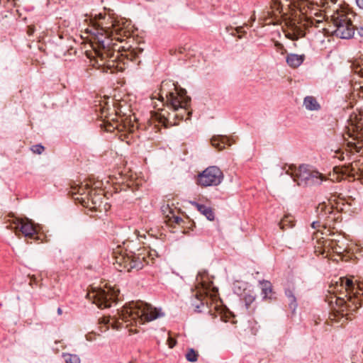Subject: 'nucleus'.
I'll return each instance as SVG.
<instances>
[{"instance_id":"nucleus-41","label":"nucleus","mask_w":363,"mask_h":363,"mask_svg":"<svg viewBox=\"0 0 363 363\" xmlns=\"http://www.w3.org/2000/svg\"><path fill=\"white\" fill-rule=\"evenodd\" d=\"M129 331L131 332V333H137L138 332L136 329L133 330L132 328H130Z\"/></svg>"},{"instance_id":"nucleus-31","label":"nucleus","mask_w":363,"mask_h":363,"mask_svg":"<svg viewBox=\"0 0 363 363\" xmlns=\"http://www.w3.org/2000/svg\"><path fill=\"white\" fill-rule=\"evenodd\" d=\"M286 295L288 296L290 301V307L291 308L295 309L296 306L295 297L294 296L291 291H287Z\"/></svg>"},{"instance_id":"nucleus-45","label":"nucleus","mask_w":363,"mask_h":363,"mask_svg":"<svg viewBox=\"0 0 363 363\" xmlns=\"http://www.w3.org/2000/svg\"><path fill=\"white\" fill-rule=\"evenodd\" d=\"M359 72H361V75L363 76V68H362Z\"/></svg>"},{"instance_id":"nucleus-38","label":"nucleus","mask_w":363,"mask_h":363,"mask_svg":"<svg viewBox=\"0 0 363 363\" xmlns=\"http://www.w3.org/2000/svg\"><path fill=\"white\" fill-rule=\"evenodd\" d=\"M170 120L176 121L177 123H179L178 118H174L173 115H170Z\"/></svg>"},{"instance_id":"nucleus-39","label":"nucleus","mask_w":363,"mask_h":363,"mask_svg":"<svg viewBox=\"0 0 363 363\" xmlns=\"http://www.w3.org/2000/svg\"><path fill=\"white\" fill-rule=\"evenodd\" d=\"M57 313H58V315H61L62 313V311L60 308H57Z\"/></svg>"},{"instance_id":"nucleus-15","label":"nucleus","mask_w":363,"mask_h":363,"mask_svg":"<svg viewBox=\"0 0 363 363\" xmlns=\"http://www.w3.org/2000/svg\"><path fill=\"white\" fill-rule=\"evenodd\" d=\"M204 275L199 273L196 279V292L195 298L200 301V304L193 303L192 305L196 308V311H201V308L204 306V301L206 299L211 287V283L206 282L203 279Z\"/></svg>"},{"instance_id":"nucleus-33","label":"nucleus","mask_w":363,"mask_h":363,"mask_svg":"<svg viewBox=\"0 0 363 363\" xmlns=\"http://www.w3.org/2000/svg\"><path fill=\"white\" fill-rule=\"evenodd\" d=\"M167 342H168V345H169V348H173L176 345V343H177V341L172 337H168Z\"/></svg>"},{"instance_id":"nucleus-19","label":"nucleus","mask_w":363,"mask_h":363,"mask_svg":"<svg viewBox=\"0 0 363 363\" xmlns=\"http://www.w3.org/2000/svg\"><path fill=\"white\" fill-rule=\"evenodd\" d=\"M93 191L90 189L89 183L81 184L80 185H74L71 186L70 193L72 196L79 195L74 198L75 200H78L80 202V199L82 197L86 198L89 193H92Z\"/></svg>"},{"instance_id":"nucleus-42","label":"nucleus","mask_w":363,"mask_h":363,"mask_svg":"<svg viewBox=\"0 0 363 363\" xmlns=\"http://www.w3.org/2000/svg\"><path fill=\"white\" fill-rule=\"evenodd\" d=\"M332 248L334 249V250L337 252V253H340L341 252L338 250V249L337 247L334 248V247L333 246Z\"/></svg>"},{"instance_id":"nucleus-7","label":"nucleus","mask_w":363,"mask_h":363,"mask_svg":"<svg viewBox=\"0 0 363 363\" xmlns=\"http://www.w3.org/2000/svg\"><path fill=\"white\" fill-rule=\"evenodd\" d=\"M114 262L115 268L120 271L132 272L133 270L138 271L148 264L145 255L135 254L130 252V254L122 253L121 252H114Z\"/></svg>"},{"instance_id":"nucleus-37","label":"nucleus","mask_w":363,"mask_h":363,"mask_svg":"<svg viewBox=\"0 0 363 363\" xmlns=\"http://www.w3.org/2000/svg\"><path fill=\"white\" fill-rule=\"evenodd\" d=\"M34 32V29L31 27H29L28 29V35H32Z\"/></svg>"},{"instance_id":"nucleus-27","label":"nucleus","mask_w":363,"mask_h":363,"mask_svg":"<svg viewBox=\"0 0 363 363\" xmlns=\"http://www.w3.org/2000/svg\"><path fill=\"white\" fill-rule=\"evenodd\" d=\"M281 230H286L294 226V218L291 216H285L279 223Z\"/></svg>"},{"instance_id":"nucleus-43","label":"nucleus","mask_w":363,"mask_h":363,"mask_svg":"<svg viewBox=\"0 0 363 363\" xmlns=\"http://www.w3.org/2000/svg\"><path fill=\"white\" fill-rule=\"evenodd\" d=\"M275 45L277 47H283L281 43H276Z\"/></svg>"},{"instance_id":"nucleus-2","label":"nucleus","mask_w":363,"mask_h":363,"mask_svg":"<svg viewBox=\"0 0 363 363\" xmlns=\"http://www.w3.org/2000/svg\"><path fill=\"white\" fill-rule=\"evenodd\" d=\"M111 25L106 28H93L90 30L94 58H91V66L101 69L103 72L113 73L121 70V62L126 59L135 58V49L125 42L123 37L129 40L130 31L127 28L128 21L111 20Z\"/></svg>"},{"instance_id":"nucleus-9","label":"nucleus","mask_w":363,"mask_h":363,"mask_svg":"<svg viewBox=\"0 0 363 363\" xmlns=\"http://www.w3.org/2000/svg\"><path fill=\"white\" fill-rule=\"evenodd\" d=\"M119 295V290L112 287H106V289H94L86 294V297L92 301L100 308H106L116 303Z\"/></svg>"},{"instance_id":"nucleus-26","label":"nucleus","mask_w":363,"mask_h":363,"mask_svg":"<svg viewBox=\"0 0 363 363\" xmlns=\"http://www.w3.org/2000/svg\"><path fill=\"white\" fill-rule=\"evenodd\" d=\"M303 105L306 109L310 111H317L320 108L319 104L313 96H306L304 99Z\"/></svg>"},{"instance_id":"nucleus-4","label":"nucleus","mask_w":363,"mask_h":363,"mask_svg":"<svg viewBox=\"0 0 363 363\" xmlns=\"http://www.w3.org/2000/svg\"><path fill=\"white\" fill-rule=\"evenodd\" d=\"M164 313L161 309L154 308L150 304L142 301L129 303L123 309L117 313V315L104 316L99 320V324L103 325L106 331L111 326L113 329L118 330L123 328V323L128 328L132 325V322L140 325L146 321H152L162 317Z\"/></svg>"},{"instance_id":"nucleus-17","label":"nucleus","mask_w":363,"mask_h":363,"mask_svg":"<svg viewBox=\"0 0 363 363\" xmlns=\"http://www.w3.org/2000/svg\"><path fill=\"white\" fill-rule=\"evenodd\" d=\"M340 169V173L348 176H354L360 174L363 176V161L361 160L354 161L348 167H343Z\"/></svg>"},{"instance_id":"nucleus-23","label":"nucleus","mask_w":363,"mask_h":363,"mask_svg":"<svg viewBox=\"0 0 363 363\" xmlns=\"http://www.w3.org/2000/svg\"><path fill=\"white\" fill-rule=\"evenodd\" d=\"M304 59V55L289 54L286 56V62L290 67L296 68L303 63Z\"/></svg>"},{"instance_id":"nucleus-22","label":"nucleus","mask_w":363,"mask_h":363,"mask_svg":"<svg viewBox=\"0 0 363 363\" xmlns=\"http://www.w3.org/2000/svg\"><path fill=\"white\" fill-rule=\"evenodd\" d=\"M211 142L212 146L219 151L223 150L227 145H230L228 138L223 135H214L212 137Z\"/></svg>"},{"instance_id":"nucleus-10","label":"nucleus","mask_w":363,"mask_h":363,"mask_svg":"<svg viewBox=\"0 0 363 363\" xmlns=\"http://www.w3.org/2000/svg\"><path fill=\"white\" fill-rule=\"evenodd\" d=\"M343 139L350 151L358 152L363 147V121L360 118L354 124L352 123L351 127L342 134Z\"/></svg>"},{"instance_id":"nucleus-24","label":"nucleus","mask_w":363,"mask_h":363,"mask_svg":"<svg viewBox=\"0 0 363 363\" xmlns=\"http://www.w3.org/2000/svg\"><path fill=\"white\" fill-rule=\"evenodd\" d=\"M192 205H194L196 209L202 213L203 216L206 217V218L209 220H214V213L213 211V209L207 206L200 204L196 202H192Z\"/></svg>"},{"instance_id":"nucleus-3","label":"nucleus","mask_w":363,"mask_h":363,"mask_svg":"<svg viewBox=\"0 0 363 363\" xmlns=\"http://www.w3.org/2000/svg\"><path fill=\"white\" fill-rule=\"evenodd\" d=\"M329 296L326 301L332 305L335 303L330 319L337 322L342 318L352 319L351 315L361 307L363 300V281H359L355 286L351 278L340 277L339 281L330 285Z\"/></svg>"},{"instance_id":"nucleus-21","label":"nucleus","mask_w":363,"mask_h":363,"mask_svg":"<svg viewBox=\"0 0 363 363\" xmlns=\"http://www.w3.org/2000/svg\"><path fill=\"white\" fill-rule=\"evenodd\" d=\"M256 290H260L261 294L264 299L272 298L274 292L272 291V285L268 281H259V284L255 288Z\"/></svg>"},{"instance_id":"nucleus-5","label":"nucleus","mask_w":363,"mask_h":363,"mask_svg":"<svg viewBox=\"0 0 363 363\" xmlns=\"http://www.w3.org/2000/svg\"><path fill=\"white\" fill-rule=\"evenodd\" d=\"M186 94L184 89L177 91L174 84L169 81H163L161 84L160 97L163 101V95H165L167 107L173 109V117L179 121L188 120L191 116V112L188 111L191 99Z\"/></svg>"},{"instance_id":"nucleus-16","label":"nucleus","mask_w":363,"mask_h":363,"mask_svg":"<svg viewBox=\"0 0 363 363\" xmlns=\"http://www.w3.org/2000/svg\"><path fill=\"white\" fill-rule=\"evenodd\" d=\"M170 109L172 110V112H169L168 110L164 108L158 109L157 111L151 112L152 120L157 121L165 128L177 125L176 121L170 120V115L173 114V109Z\"/></svg>"},{"instance_id":"nucleus-30","label":"nucleus","mask_w":363,"mask_h":363,"mask_svg":"<svg viewBox=\"0 0 363 363\" xmlns=\"http://www.w3.org/2000/svg\"><path fill=\"white\" fill-rule=\"evenodd\" d=\"M90 189L94 192H99V190H102V182H94L93 183L90 182Z\"/></svg>"},{"instance_id":"nucleus-11","label":"nucleus","mask_w":363,"mask_h":363,"mask_svg":"<svg viewBox=\"0 0 363 363\" xmlns=\"http://www.w3.org/2000/svg\"><path fill=\"white\" fill-rule=\"evenodd\" d=\"M80 203L83 206H89L91 210L101 213L106 212L111 208L102 190H99V192L89 193L86 198L80 199Z\"/></svg>"},{"instance_id":"nucleus-29","label":"nucleus","mask_w":363,"mask_h":363,"mask_svg":"<svg viewBox=\"0 0 363 363\" xmlns=\"http://www.w3.org/2000/svg\"><path fill=\"white\" fill-rule=\"evenodd\" d=\"M186 359L190 362H195L198 359L199 354L194 349L190 348L186 353Z\"/></svg>"},{"instance_id":"nucleus-6","label":"nucleus","mask_w":363,"mask_h":363,"mask_svg":"<svg viewBox=\"0 0 363 363\" xmlns=\"http://www.w3.org/2000/svg\"><path fill=\"white\" fill-rule=\"evenodd\" d=\"M353 16L348 8L338 5L330 15V22L333 27L331 33L340 38H351L354 33V26L352 21Z\"/></svg>"},{"instance_id":"nucleus-12","label":"nucleus","mask_w":363,"mask_h":363,"mask_svg":"<svg viewBox=\"0 0 363 363\" xmlns=\"http://www.w3.org/2000/svg\"><path fill=\"white\" fill-rule=\"evenodd\" d=\"M316 212L319 218L318 221H313L311 223L313 228H319L320 226V220H323L322 225L325 227L327 225H330L331 222L337 220L339 214L337 210H334L333 207L325 202H323L318 204L316 208Z\"/></svg>"},{"instance_id":"nucleus-13","label":"nucleus","mask_w":363,"mask_h":363,"mask_svg":"<svg viewBox=\"0 0 363 363\" xmlns=\"http://www.w3.org/2000/svg\"><path fill=\"white\" fill-rule=\"evenodd\" d=\"M223 178L221 170L216 166H211L198 175L197 183L202 186H217L222 182Z\"/></svg>"},{"instance_id":"nucleus-1","label":"nucleus","mask_w":363,"mask_h":363,"mask_svg":"<svg viewBox=\"0 0 363 363\" xmlns=\"http://www.w3.org/2000/svg\"><path fill=\"white\" fill-rule=\"evenodd\" d=\"M264 23L280 24L284 22L283 29L285 36L296 40L305 36L306 31L315 35L328 32L323 26L324 16L320 13L319 5L314 0H274L270 10L267 12Z\"/></svg>"},{"instance_id":"nucleus-25","label":"nucleus","mask_w":363,"mask_h":363,"mask_svg":"<svg viewBox=\"0 0 363 363\" xmlns=\"http://www.w3.org/2000/svg\"><path fill=\"white\" fill-rule=\"evenodd\" d=\"M226 32L229 35L233 36H238V38H242L243 35L247 34V30L244 26H237L233 28L232 26H228L225 28Z\"/></svg>"},{"instance_id":"nucleus-34","label":"nucleus","mask_w":363,"mask_h":363,"mask_svg":"<svg viewBox=\"0 0 363 363\" xmlns=\"http://www.w3.org/2000/svg\"><path fill=\"white\" fill-rule=\"evenodd\" d=\"M323 1H324L323 2V5H327V8L330 6L329 5L330 4L335 5L337 2V0H323Z\"/></svg>"},{"instance_id":"nucleus-35","label":"nucleus","mask_w":363,"mask_h":363,"mask_svg":"<svg viewBox=\"0 0 363 363\" xmlns=\"http://www.w3.org/2000/svg\"><path fill=\"white\" fill-rule=\"evenodd\" d=\"M357 5L363 9V0H355Z\"/></svg>"},{"instance_id":"nucleus-18","label":"nucleus","mask_w":363,"mask_h":363,"mask_svg":"<svg viewBox=\"0 0 363 363\" xmlns=\"http://www.w3.org/2000/svg\"><path fill=\"white\" fill-rule=\"evenodd\" d=\"M314 236L317 239V245H315V252L317 255H322L327 257L328 255V247L332 244L330 240H325L323 238H318V232L314 233Z\"/></svg>"},{"instance_id":"nucleus-32","label":"nucleus","mask_w":363,"mask_h":363,"mask_svg":"<svg viewBox=\"0 0 363 363\" xmlns=\"http://www.w3.org/2000/svg\"><path fill=\"white\" fill-rule=\"evenodd\" d=\"M31 150L33 152L40 155L43 152L44 147L41 145H35L31 147Z\"/></svg>"},{"instance_id":"nucleus-44","label":"nucleus","mask_w":363,"mask_h":363,"mask_svg":"<svg viewBox=\"0 0 363 363\" xmlns=\"http://www.w3.org/2000/svg\"><path fill=\"white\" fill-rule=\"evenodd\" d=\"M254 16V14H253V15H251V17H250L251 22H252V21H254V20H255V18H254V16Z\"/></svg>"},{"instance_id":"nucleus-20","label":"nucleus","mask_w":363,"mask_h":363,"mask_svg":"<svg viewBox=\"0 0 363 363\" xmlns=\"http://www.w3.org/2000/svg\"><path fill=\"white\" fill-rule=\"evenodd\" d=\"M104 125L105 130L108 132H112L115 129H118L119 131H123V130H128V133H130L133 131V127H126L125 125L121 124L118 120L112 119V122L109 121H104Z\"/></svg>"},{"instance_id":"nucleus-14","label":"nucleus","mask_w":363,"mask_h":363,"mask_svg":"<svg viewBox=\"0 0 363 363\" xmlns=\"http://www.w3.org/2000/svg\"><path fill=\"white\" fill-rule=\"evenodd\" d=\"M6 228L13 230L16 235H18L19 233H21L28 238H34L37 233L33 223L27 218L23 219L13 217V219Z\"/></svg>"},{"instance_id":"nucleus-8","label":"nucleus","mask_w":363,"mask_h":363,"mask_svg":"<svg viewBox=\"0 0 363 363\" xmlns=\"http://www.w3.org/2000/svg\"><path fill=\"white\" fill-rule=\"evenodd\" d=\"M291 175L298 186H318L320 185L323 182L328 180L325 175L305 165L295 168Z\"/></svg>"},{"instance_id":"nucleus-40","label":"nucleus","mask_w":363,"mask_h":363,"mask_svg":"<svg viewBox=\"0 0 363 363\" xmlns=\"http://www.w3.org/2000/svg\"><path fill=\"white\" fill-rule=\"evenodd\" d=\"M86 340H89V341H91L92 340L90 335H86Z\"/></svg>"},{"instance_id":"nucleus-28","label":"nucleus","mask_w":363,"mask_h":363,"mask_svg":"<svg viewBox=\"0 0 363 363\" xmlns=\"http://www.w3.org/2000/svg\"><path fill=\"white\" fill-rule=\"evenodd\" d=\"M62 357L66 363H80V359L77 354L63 353Z\"/></svg>"},{"instance_id":"nucleus-36","label":"nucleus","mask_w":363,"mask_h":363,"mask_svg":"<svg viewBox=\"0 0 363 363\" xmlns=\"http://www.w3.org/2000/svg\"><path fill=\"white\" fill-rule=\"evenodd\" d=\"M173 218H174V221H175V223H180V221H182V219L181 218L178 217V216H173Z\"/></svg>"}]
</instances>
